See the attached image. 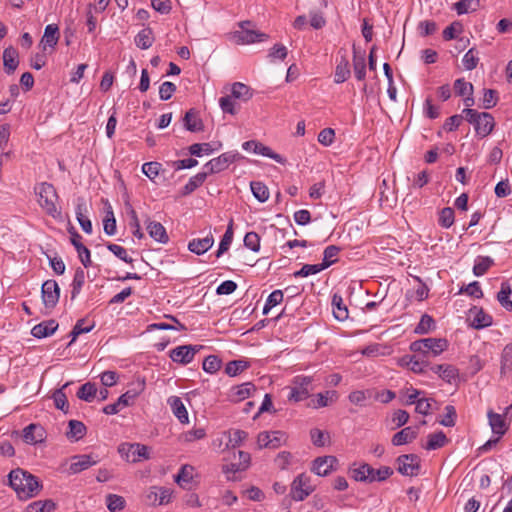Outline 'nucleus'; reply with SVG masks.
<instances>
[{
	"mask_svg": "<svg viewBox=\"0 0 512 512\" xmlns=\"http://www.w3.org/2000/svg\"><path fill=\"white\" fill-rule=\"evenodd\" d=\"M9 484L17 493L20 499H28L36 496L41 485L38 479L32 474L18 468L9 473Z\"/></svg>",
	"mask_w": 512,
	"mask_h": 512,
	"instance_id": "nucleus-1",
	"label": "nucleus"
},
{
	"mask_svg": "<svg viewBox=\"0 0 512 512\" xmlns=\"http://www.w3.org/2000/svg\"><path fill=\"white\" fill-rule=\"evenodd\" d=\"M448 348V341L444 338H423L410 344V350L418 353L427 360L437 357Z\"/></svg>",
	"mask_w": 512,
	"mask_h": 512,
	"instance_id": "nucleus-2",
	"label": "nucleus"
},
{
	"mask_svg": "<svg viewBox=\"0 0 512 512\" xmlns=\"http://www.w3.org/2000/svg\"><path fill=\"white\" fill-rule=\"evenodd\" d=\"M352 477L356 481L372 483L375 481H384L393 474V470L388 466H382L374 469L367 463H363L357 468L351 469Z\"/></svg>",
	"mask_w": 512,
	"mask_h": 512,
	"instance_id": "nucleus-3",
	"label": "nucleus"
},
{
	"mask_svg": "<svg viewBox=\"0 0 512 512\" xmlns=\"http://www.w3.org/2000/svg\"><path fill=\"white\" fill-rule=\"evenodd\" d=\"M35 192L38 195L39 205L46 211V213L54 218H60L61 212L56 206L58 195L55 188L51 184L41 183L35 187Z\"/></svg>",
	"mask_w": 512,
	"mask_h": 512,
	"instance_id": "nucleus-4",
	"label": "nucleus"
},
{
	"mask_svg": "<svg viewBox=\"0 0 512 512\" xmlns=\"http://www.w3.org/2000/svg\"><path fill=\"white\" fill-rule=\"evenodd\" d=\"M252 26L250 21H242L239 23L241 30L231 33V40L237 45L253 44L268 39V35L260 31L250 29Z\"/></svg>",
	"mask_w": 512,
	"mask_h": 512,
	"instance_id": "nucleus-5",
	"label": "nucleus"
},
{
	"mask_svg": "<svg viewBox=\"0 0 512 512\" xmlns=\"http://www.w3.org/2000/svg\"><path fill=\"white\" fill-rule=\"evenodd\" d=\"M118 452L122 458L132 463L149 459V448L139 443H122Z\"/></svg>",
	"mask_w": 512,
	"mask_h": 512,
	"instance_id": "nucleus-6",
	"label": "nucleus"
},
{
	"mask_svg": "<svg viewBox=\"0 0 512 512\" xmlns=\"http://www.w3.org/2000/svg\"><path fill=\"white\" fill-rule=\"evenodd\" d=\"M312 378L307 376H297L293 380V386L290 389L288 399L299 402L309 397L312 391Z\"/></svg>",
	"mask_w": 512,
	"mask_h": 512,
	"instance_id": "nucleus-7",
	"label": "nucleus"
},
{
	"mask_svg": "<svg viewBox=\"0 0 512 512\" xmlns=\"http://www.w3.org/2000/svg\"><path fill=\"white\" fill-rule=\"evenodd\" d=\"M313 490L314 488L310 483V477L305 474H300L292 482L290 494L295 501H303Z\"/></svg>",
	"mask_w": 512,
	"mask_h": 512,
	"instance_id": "nucleus-8",
	"label": "nucleus"
},
{
	"mask_svg": "<svg viewBox=\"0 0 512 512\" xmlns=\"http://www.w3.org/2000/svg\"><path fill=\"white\" fill-rule=\"evenodd\" d=\"M241 155L238 152H225L220 156L211 159L205 164L208 169L207 173H219L229 167L230 164L239 160Z\"/></svg>",
	"mask_w": 512,
	"mask_h": 512,
	"instance_id": "nucleus-9",
	"label": "nucleus"
},
{
	"mask_svg": "<svg viewBox=\"0 0 512 512\" xmlns=\"http://www.w3.org/2000/svg\"><path fill=\"white\" fill-rule=\"evenodd\" d=\"M465 118L474 128H494V118L490 113L477 112L476 110L466 108L463 110Z\"/></svg>",
	"mask_w": 512,
	"mask_h": 512,
	"instance_id": "nucleus-10",
	"label": "nucleus"
},
{
	"mask_svg": "<svg viewBox=\"0 0 512 512\" xmlns=\"http://www.w3.org/2000/svg\"><path fill=\"white\" fill-rule=\"evenodd\" d=\"M60 29L57 24H48L39 43L44 53H52L60 39Z\"/></svg>",
	"mask_w": 512,
	"mask_h": 512,
	"instance_id": "nucleus-11",
	"label": "nucleus"
},
{
	"mask_svg": "<svg viewBox=\"0 0 512 512\" xmlns=\"http://www.w3.org/2000/svg\"><path fill=\"white\" fill-rule=\"evenodd\" d=\"M398 472L404 476H415L420 469V458L416 454H405L397 458Z\"/></svg>",
	"mask_w": 512,
	"mask_h": 512,
	"instance_id": "nucleus-12",
	"label": "nucleus"
},
{
	"mask_svg": "<svg viewBox=\"0 0 512 512\" xmlns=\"http://www.w3.org/2000/svg\"><path fill=\"white\" fill-rule=\"evenodd\" d=\"M42 299L45 307L53 308L59 301L60 287L55 280H47L42 284Z\"/></svg>",
	"mask_w": 512,
	"mask_h": 512,
	"instance_id": "nucleus-13",
	"label": "nucleus"
},
{
	"mask_svg": "<svg viewBox=\"0 0 512 512\" xmlns=\"http://www.w3.org/2000/svg\"><path fill=\"white\" fill-rule=\"evenodd\" d=\"M286 441V435L282 431L261 432L257 437L259 448H278Z\"/></svg>",
	"mask_w": 512,
	"mask_h": 512,
	"instance_id": "nucleus-14",
	"label": "nucleus"
},
{
	"mask_svg": "<svg viewBox=\"0 0 512 512\" xmlns=\"http://www.w3.org/2000/svg\"><path fill=\"white\" fill-rule=\"evenodd\" d=\"M70 241L75 247L78 257L85 268L89 267L92 263L90 250L82 243V237L72 227L69 229Z\"/></svg>",
	"mask_w": 512,
	"mask_h": 512,
	"instance_id": "nucleus-15",
	"label": "nucleus"
},
{
	"mask_svg": "<svg viewBox=\"0 0 512 512\" xmlns=\"http://www.w3.org/2000/svg\"><path fill=\"white\" fill-rule=\"evenodd\" d=\"M98 460L95 459L92 455L83 454V455H75L70 458V465L68 468L69 474H78L82 471H85L96 465Z\"/></svg>",
	"mask_w": 512,
	"mask_h": 512,
	"instance_id": "nucleus-16",
	"label": "nucleus"
},
{
	"mask_svg": "<svg viewBox=\"0 0 512 512\" xmlns=\"http://www.w3.org/2000/svg\"><path fill=\"white\" fill-rule=\"evenodd\" d=\"M468 320L470 321V325L475 329H483L492 325V317L477 306H473L469 309Z\"/></svg>",
	"mask_w": 512,
	"mask_h": 512,
	"instance_id": "nucleus-17",
	"label": "nucleus"
},
{
	"mask_svg": "<svg viewBox=\"0 0 512 512\" xmlns=\"http://www.w3.org/2000/svg\"><path fill=\"white\" fill-rule=\"evenodd\" d=\"M198 350L199 349L196 346L192 345L178 346L175 349L171 350L170 357L174 362L185 365L193 360L195 353Z\"/></svg>",
	"mask_w": 512,
	"mask_h": 512,
	"instance_id": "nucleus-18",
	"label": "nucleus"
},
{
	"mask_svg": "<svg viewBox=\"0 0 512 512\" xmlns=\"http://www.w3.org/2000/svg\"><path fill=\"white\" fill-rule=\"evenodd\" d=\"M487 417L492 432L497 434L499 437H502L507 432L509 427V424L505 420V416L490 410L487 413Z\"/></svg>",
	"mask_w": 512,
	"mask_h": 512,
	"instance_id": "nucleus-19",
	"label": "nucleus"
},
{
	"mask_svg": "<svg viewBox=\"0 0 512 512\" xmlns=\"http://www.w3.org/2000/svg\"><path fill=\"white\" fill-rule=\"evenodd\" d=\"M337 459L334 456L318 457L313 462L312 471L318 476H326L332 470Z\"/></svg>",
	"mask_w": 512,
	"mask_h": 512,
	"instance_id": "nucleus-20",
	"label": "nucleus"
},
{
	"mask_svg": "<svg viewBox=\"0 0 512 512\" xmlns=\"http://www.w3.org/2000/svg\"><path fill=\"white\" fill-rule=\"evenodd\" d=\"M500 375L512 376V343L505 345L500 354Z\"/></svg>",
	"mask_w": 512,
	"mask_h": 512,
	"instance_id": "nucleus-21",
	"label": "nucleus"
},
{
	"mask_svg": "<svg viewBox=\"0 0 512 512\" xmlns=\"http://www.w3.org/2000/svg\"><path fill=\"white\" fill-rule=\"evenodd\" d=\"M454 89L456 94L459 96H466L464 99L465 106L470 107L474 104V99L472 97L473 85L470 82H467L464 79H457L454 82Z\"/></svg>",
	"mask_w": 512,
	"mask_h": 512,
	"instance_id": "nucleus-22",
	"label": "nucleus"
},
{
	"mask_svg": "<svg viewBox=\"0 0 512 512\" xmlns=\"http://www.w3.org/2000/svg\"><path fill=\"white\" fill-rule=\"evenodd\" d=\"M23 439L27 444H36L44 439V429L38 424H30L23 429Z\"/></svg>",
	"mask_w": 512,
	"mask_h": 512,
	"instance_id": "nucleus-23",
	"label": "nucleus"
},
{
	"mask_svg": "<svg viewBox=\"0 0 512 512\" xmlns=\"http://www.w3.org/2000/svg\"><path fill=\"white\" fill-rule=\"evenodd\" d=\"M149 235L155 241L166 244L169 241L168 234L166 232L165 227L156 221H148L146 227Z\"/></svg>",
	"mask_w": 512,
	"mask_h": 512,
	"instance_id": "nucleus-24",
	"label": "nucleus"
},
{
	"mask_svg": "<svg viewBox=\"0 0 512 512\" xmlns=\"http://www.w3.org/2000/svg\"><path fill=\"white\" fill-rule=\"evenodd\" d=\"M430 369L448 383H451L458 377V369L450 364L433 365Z\"/></svg>",
	"mask_w": 512,
	"mask_h": 512,
	"instance_id": "nucleus-25",
	"label": "nucleus"
},
{
	"mask_svg": "<svg viewBox=\"0 0 512 512\" xmlns=\"http://www.w3.org/2000/svg\"><path fill=\"white\" fill-rule=\"evenodd\" d=\"M58 328V323L54 320L43 321L35 325L31 334L36 338H45L52 335Z\"/></svg>",
	"mask_w": 512,
	"mask_h": 512,
	"instance_id": "nucleus-26",
	"label": "nucleus"
},
{
	"mask_svg": "<svg viewBox=\"0 0 512 512\" xmlns=\"http://www.w3.org/2000/svg\"><path fill=\"white\" fill-rule=\"evenodd\" d=\"M230 95L237 101L247 102L253 96L252 89L241 82H235L231 85Z\"/></svg>",
	"mask_w": 512,
	"mask_h": 512,
	"instance_id": "nucleus-27",
	"label": "nucleus"
},
{
	"mask_svg": "<svg viewBox=\"0 0 512 512\" xmlns=\"http://www.w3.org/2000/svg\"><path fill=\"white\" fill-rule=\"evenodd\" d=\"M168 404L171 407L173 414L177 417V419L185 424L188 423L189 417L186 407L184 406L181 398L177 396H171L168 399Z\"/></svg>",
	"mask_w": 512,
	"mask_h": 512,
	"instance_id": "nucleus-28",
	"label": "nucleus"
},
{
	"mask_svg": "<svg viewBox=\"0 0 512 512\" xmlns=\"http://www.w3.org/2000/svg\"><path fill=\"white\" fill-rule=\"evenodd\" d=\"M418 431L412 427H405L401 431L395 433L392 437V444L394 446H401L412 442L416 439Z\"/></svg>",
	"mask_w": 512,
	"mask_h": 512,
	"instance_id": "nucleus-29",
	"label": "nucleus"
},
{
	"mask_svg": "<svg viewBox=\"0 0 512 512\" xmlns=\"http://www.w3.org/2000/svg\"><path fill=\"white\" fill-rule=\"evenodd\" d=\"M3 64L7 74H12L18 67V52L14 47H8L4 50Z\"/></svg>",
	"mask_w": 512,
	"mask_h": 512,
	"instance_id": "nucleus-30",
	"label": "nucleus"
},
{
	"mask_svg": "<svg viewBox=\"0 0 512 512\" xmlns=\"http://www.w3.org/2000/svg\"><path fill=\"white\" fill-rule=\"evenodd\" d=\"M214 243L212 236H206L202 239H193L188 244V249L197 255H202L207 252Z\"/></svg>",
	"mask_w": 512,
	"mask_h": 512,
	"instance_id": "nucleus-31",
	"label": "nucleus"
},
{
	"mask_svg": "<svg viewBox=\"0 0 512 512\" xmlns=\"http://www.w3.org/2000/svg\"><path fill=\"white\" fill-rule=\"evenodd\" d=\"M338 399V393L335 390H328L324 393H318L316 395V399L312 400L309 404L312 408L318 409L322 407H326L331 403L336 402Z\"/></svg>",
	"mask_w": 512,
	"mask_h": 512,
	"instance_id": "nucleus-32",
	"label": "nucleus"
},
{
	"mask_svg": "<svg viewBox=\"0 0 512 512\" xmlns=\"http://www.w3.org/2000/svg\"><path fill=\"white\" fill-rule=\"evenodd\" d=\"M255 387L252 383L247 382L238 386L232 387L229 397L232 401L239 402L248 398Z\"/></svg>",
	"mask_w": 512,
	"mask_h": 512,
	"instance_id": "nucleus-33",
	"label": "nucleus"
},
{
	"mask_svg": "<svg viewBox=\"0 0 512 512\" xmlns=\"http://www.w3.org/2000/svg\"><path fill=\"white\" fill-rule=\"evenodd\" d=\"M69 431L66 432V436L72 438L74 441L82 439L87 432L85 424L78 420H70L68 422Z\"/></svg>",
	"mask_w": 512,
	"mask_h": 512,
	"instance_id": "nucleus-34",
	"label": "nucleus"
},
{
	"mask_svg": "<svg viewBox=\"0 0 512 512\" xmlns=\"http://www.w3.org/2000/svg\"><path fill=\"white\" fill-rule=\"evenodd\" d=\"M97 386L95 383L86 382L81 385L77 391V397L85 402H92L97 396Z\"/></svg>",
	"mask_w": 512,
	"mask_h": 512,
	"instance_id": "nucleus-35",
	"label": "nucleus"
},
{
	"mask_svg": "<svg viewBox=\"0 0 512 512\" xmlns=\"http://www.w3.org/2000/svg\"><path fill=\"white\" fill-rule=\"evenodd\" d=\"M207 172H201L191 177L181 191L182 196H187L199 188L207 178Z\"/></svg>",
	"mask_w": 512,
	"mask_h": 512,
	"instance_id": "nucleus-36",
	"label": "nucleus"
},
{
	"mask_svg": "<svg viewBox=\"0 0 512 512\" xmlns=\"http://www.w3.org/2000/svg\"><path fill=\"white\" fill-rule=\"evenodd\" d=\"M220 146V143L215 144V146H213L211 143H195L189 147V152L191 155L200 157L204 154H211L213 151L219 149Z\"/></svg>",
	"mask_w": 512,
	"mask_h": 512,
	"instance_id": "nucleus-37",
	"label": "nucleus"
},
{
	"mask_svg": "<svg viewBox=\"0 0 512 512\" xmlns=\"http://www.w3.org/2000/svg\"><path fill=\"white\" fill-rule=\"evenodd\" d=\"M447 442L448 439L446 435L442 431H439L428 435V440L424 448L426 450H436L443 447Z\"/></svg>",
	"mask_w": 512,
	"mask_h": 512,
	"instance_id": "nucleus-38",
	"label": "nucleus"
},
{
	"mask_svg": "<svg viewBox=\"0 0 512 512\" xmlns=\"http://www.w3.org/2000/svg\"><path fill=\"white\" fill-rule=\"evenodd\" d=\"M332 305L334 307L333 314L337 320L344 321L348 318V310L343 304L342 297L334 294L332 297Z\"/></svg>",
	"mask_w": 512,
	"mask_h": 512,
	"instance_id": "nucleus-39",
	"label": "nucleus"
},
{
	"mask_svg": "<svg viewBox=\"0 0 512 512\" xmlns=\"http://www.w3.org/2000/svg\"><path fill=\"white\" fill-rule=\"evenodd\" d=\"M511 293V286L507 282H504L501 284V289L497 294L498 301L508 311L512 310V301L509 299Z\"/></svg>",
	"mask_w": 512,
	"mask_h": 512,
	"instance_id": "nucleus-40",
	"label": "nucleus"
},
{
	"mask_svg": "<svg viewBox=\"0 0 512 512\" xmlns=\"http://www.w3.org/2000/svg\"><path fill=\"white\" fill-rule=\"evenodd\" d=\"M194 476V468L190 465H183L179 471V473L175 476V482L184 487L189 484Z\"/></svg>",
	"mask_w": 512,
	"mask_h": 512,
	"instance_id": "nucleus-41",
	"label": "nucleus"
},
{
	"mask_svg": "<svg viewBox=\"0 0 512 512\" xmlns=\"http://www.w3.org/2000/svg\"><path fill=\"white\" fill-rule=\"evenodd\" d=\"M340 248L335 245L327 246L323 253V262L320 264L323 269L328 268L337 261Z\"/></svg>",
	"mask_w": 512,
	"mask_h": 512,
	"instance_id": "nucleus-42",
	"label": "nucleus"
},
{
	"mask_svg": "<svg viewBox=\"0 0 512 512\" xmlns=\"http://www.w3.org/2000/svg\"><path fill=\"white\" fill-rule=\"evenodd\" d=\"M136 45L141 49H148L151 47L153 43V32L150 28H145L141 30L136 38Z\"/></svg>",
	"mask_w": 512,
	"mask_h": 512,
	"instance_id": "nucleus-43",
	"label": "nucleus"
},
{
	"mask_svg": "<svg viewBox=\"0 0 512 512\" xmlns=\"http://www.w3.org/2000/svg\"><path fill=\"white\" fill-rule=\"evenodd\" d=\"M219 105L224 113L234 115L238 110V102L230 94L219 99Z\"/></svg>",
	"mask_w": 512,
	"mask_h": 512,
	"instance_id": "nucleus-44",
	"label": "nucleus"
},
{
	"mask_svg": "<svg viewBox=\"0 0 512 512\" xmlns=\"http://www.w3.org/2000/svg\"><path fill=\"white\" fill-rule=\"evenodd\" d=\"M251 191L254 197L260 202H265L269 199V190L265 184L258 181L250 183Z\"/></svg>",
	"mask_w": 512,
	"mask_h": 512,
	"instance_id": "nucleus-45",
	"label": "nucleus"
},
{
	"mask_svg": "<svg viewBox=\"0 0 512 512\" xmlns=\"http://www.w3.org/2000/svg\"><path fill=\"white\" fill-rule=\"evenodd\" d=\"M249 367V363L244 360H233L227 363L225 372L229 376H236L246 370Z\"/></svg>",
	"mask_w": 512,
	"mask_h": 512,
	"instance_id": "nucleus-46",
	"label": "nucleus"
},
{
	"mask_svg": "<svg viewBox=\"0 0 512 512\" xmlns=\"http://www.w3.org/2000/svg\"><path fill=\"white\" fill-rule=\"evenodd\" d=\"M183 126L184 128H201L202 122L199 113L194 109L187 111L183 118Z\"/></svg>",
	"mask_w": 512,
	"mask_h": 512,
	"instance_id": "nucleus-47",
	"label": "nucleus"
},
{
	"mask_svg": "<svg viewBox=\"0 0 512 512\" xmlns=\"http://www.w3.org/2000/svg\"><path fill=\"white\" fill-rule=\"evenodd\" d=\"M353 66H354V74L355 77L362 81L366 75V62L363 55L354 54L353 57Z\"/></svg>",
	"mask_w": 512,
	"mask_h": 512,
	"instance_id": "nucleus-48",
	"label": "nucleus"
},
{
	"mask_svg": "<svg viewBox=\"0 0 512 512\" xmlns=\"http://www.w3.org/2000/svg\"><path fill=\"white\" fill-rule=\"evenodd\" d=\"M232 221H230L228 227H227V230L225 232V234L223 235L222 237V240L219 244V248L217 250V253H216V257H220L223 253H225L229 247H230V244L232 242V239H233V229H232Z\"/></svg>",
	"mask_w": 512,
	"mask_h": 512,
	"instance_id": "nucleus-49",
	"label": "nucleus"
},
{
	"mask_svg": "<svg viewBox=\"0 0 512 512\" xmlns=\"http://www.w3.org/2000/svg\"><path fill=\"white\" fill-rule=\"evenodd\" d=\"M429 366V360L421 356L420 354L413 355V359L410 365V370L416 374H423L426 372V368Z\"/></svg>",
	"mask_w": 512,
	"mask_h": 512,
	"instance_id": "nucleus-50",
	"label": "nucleus"
},
{
	"mask_svg": "<svg viewBox=\"0 0 512 512\" xmlns=\"http://www.w3.org/2000/svg\"><path fill=\"white\" fill-rule=\"evenodd\" d=\"M350 76L349 63L346 59H342L335 70V82L343 83Z\"/></svg>",
	"mask_w": 512,
	"mask_h": 512,
	"instance_id": "nucleus-51",
	"label": "nucleus"
},
{
	"mask_svg": "<svg viewBox=\"0 0 512 512\" xmlns=\"http://www.w3.org/2000/svg\"><path fill=\"white\" fill-rule=\"evenodd\" d=\"M85 323V319H80L77 321L72 331L70 332V336L72 338L70 344L74 342L80 334L88 333L93 329L94 324L85 325Z\"/></svg>",
	"mask_w": 512,
	"mask_h": 512,
	"instance_id": "nucleus-52",
	"label": "nucleus"
},
{
	"mask_svg": "<svg viewBox=\"0 0 512 512\" xmlns=\"http://www.w3.org/2000/svg\"><path fill=\"white\" fill-rule=\"evenodd\" d=\"M435 326V322L431 316L428 314H424L420 322L415 328V332L417 334H427L429 331H431Z\"/></svg>",
	"mask_w": 512,
	"mask_h": 512,
	"instance_id": "nucleus-53",
	"label": "nucleus"
},
{
	"mask_svg": "<svg viewBox=\"0 0 512 512\" xmlns=\"http://www.w3.org/2000/svg\"><path fill=\"white\" fill-rule=\"evenodd\" d=\"M107 507L111 512L121 511L125 506V500L122 496L109 494L106 497Z\"/></svg>",
	"mask_w": 512,
	"mask_h": 512,
	"instance_id": "nucleus-54",
	"label": "nucleus"
},
{
	"mask_svg": "<svg viewBox=\"0 0 512 512\" xmlns=\"http://www.w3.org/2000/svg\"><path fill=\"white\" fill-rule=\"evenodd\" d=\"M310 436L313 444L318 447L325 446L330 439L329 433L317 428L310 431Z\"/></svg>",
	"mask_w": 512,
	"mask_h": 512,
	"instance_id": "nucleus-55",
	"label": "nucleus"
},
{
	"mask_svg": "<svg viewBox=\"0 0 512 512\" xmlns=\"http://www.w3.org/2000/svg\"><path fill=\"white\" fill-rule=\"evenodd\" d=\"M257 146L258 147L256 148V151L254 152L255 154H260V155L269 157L280 164H284L286 162L285 159L281 155L273 152L269 147L263 145L262 143L257 142Z\"/></svg>",
	"mask_w": 512,
	"mask_h": 512,
	"instance_id": "nucleus-56",
	"label": "nucleus"
},
{
	"mask_svg": "<svg viewBox=\"0 0 512 512\" xmlns=\"http://www.w3.org/2000/svg\"><path fill=\"white\" fill-rule=\"evenodd\" d=\"M493 260L489 257H480L473 267V273L476 276L484 275L492 266Z\"/></svg>",
	"mask_w": 512,
	"mask_h": 512,
	"instance_id": "nucleus-57",
	"label": "nucleus"
},
{
	"mask_svg": "<svg viewBox=\"0 0 512 512\" xmlns=\"http://www.w3.org/2000/svg\"><path fill=\"white\" fill-rule=\"evenodd\" d=\"M283 300V292L281 290L273 291L267 298L263 308V314H267L271 308L281 303Z\"/></svg>",
	"mask_w": 512,
	"mask_h": 512,
	"instance_id": "nucleus-58",
	"label": "nucleus"
},
{
	"mask_svg": "<svg viewBox=\"0 0 512 512\" xmlns=\"http://www.w3.org/2000/svg\"><path fill=\"white\" fill-rule=\"evenodd\" d=\"M206 436L205 429L203 428H196L191 431L185 432L181 434L180 440L185 443H190L195 440L202 439Z\"/></svg>",
	"mask_w": 512,
	"mask_h": 512,
	"instance_id": "nucleus-59",
	"label": "nucleus"
},
{
	"mask_svg": "<svg viewBox=\"0 0 512 512\" xmlns=\"http://www.w3.org/2000/svg\"><path fill=\"white\" fill-rule=\"evenodd\" d=\"M324 270L320 264H305L300 270L294 273V277H307Z\"/></svg>",
	"mask_w": 512,
	"mask_h": 512,
	"instance_id": "nucleus-60",
	"label": "nucleus"
},
{
	"mask_svg": "<svg viewBox=\"0 0 512 512\" xmlns=\"http://www.w3.org/2000/svg\"><path fill=\"white\" fill-rule=\"evenodd\" d=\"M221 367V360L214 355L206 357L203 361V370L208 373H215Z\"/></svg>",
	"mask_w": 512,
	"mask_h": 512,
	"instance_id": "nucleus-61",
	"label": "nucleus"
},
{
	"mask_svg": "<svg viewBox=\"0 0 512 512\" xmlns=\"http://www.w3.org/2000/svg\"><path fill=\"white\" fill-rule=\"evenodd\" d=\"M54 509V503L51 501H36L28 505L27 512H50Z\"/></svg>",
	"mask_w": 512,
	"mask_h": 512,
	"instance_id": "nucleus-62",
	"label": "nucleus"
},
{
	"mask_svg": "<svg viewBox=\"0 0 512 512\" xmlns=\"http://www.w3.org/2000/svg\"><path fill=\"white\" fill-rule=\"evenodd\" d=\"M244 245L254 252L260 249V236L255 232H248L244 237Z\"/></svg>",
	"mask_w": 512,
	"mask_h": 512,
	"instance_id": "nucleus-63",
	"label": "nucleus"
},
{
	"mask_svg": "<svg viewBox=\"0 0 512 512\" xmlns=\"http://www.w3.org/2000/svg\"><path fill=\"white\" fill-rule=\"evenodd\" d=\"M498 101V93L496 90L493 89H485L482 102L483 106L486 109H490L494 107L497 104Z\"/></svg>",
	"mask_w": 512,
	"mask_h": 512,
	"instance_id": "nucleus-64",
	"label": "nucleus"
}]
</instances>
